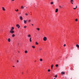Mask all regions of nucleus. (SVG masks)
<instances>
[{
	"label": "nucleus",
	"instance_id": "nucleus-1",
	"mask_svg": "<svg viewBox=\"0 0 79 79\" xmlns=\"http://www.w3.org/2000/svg\"><path fill=\"white\" fill-rule=\"evenodd\" d=\"M15 31L13 30H10V32L11 34H14Z\"/></svg>",
	"mask_w": 79,
	"mask_h": 79
},
{
	"label": "nucleus",
	"instance_id": "nucleus-2",
	"mask_svg": "<svg viewBox=\"0 0 79 79\" xmlns=\"http://www.w3.org/2000/svg\"><path fill=\"white\" fill-rule=\"evenodd\" d=\"M47 37H44L43 38V40H44V41H46V40H47Z\"/></svg>",
	"mask_w": 79,
	"mask_h": 79
},
{
	"label": "nucleus",
	"instance_id": "nucleus-3",
	"mask_svg": "<svg viewBox=\"0 0 79 79\" xmlns=\"http://www.w3.org/2000/svg\"><path fill=\"white\" fill-rule=\"evenodd\" d=\"M19 18L21 21H23V17H22V16H20V17Z\"/></svg>",
	"mask_w": 79,
	"mask_h": 79
},
{
	"label": "nucleus",
	"instance_id": "nucleus-4",
	"mask_svg": "<svg viewBox=\"0 0 79 79\" xmlns=\"http://www.w3.org/2000/svg\"><path fill=\"white\" fill-rule=\"evenodd\" d=\"M16 27H18V28H19L20 27V26L19 25V24H18L16 26Z\"/></svg>",
	"mask_w": 79,
	"mask_h": 79
},
{
	"label": "nucleus",
	"instance_id": "nucleus-5",
	"mask_svg": "<svg viewBox=\"0 0 79 79\" xmlns=\"http://www.w3.org/2000/svg\"><path fill=\"white\" fill-rule=\"evenodd\" d=\"M70 3H71V4H73V0H70Z\"/></svg>",
	"mask_w": 79,
	"mask_h": 79
},
{
	"label": "nucleus",
	"instance_id": "nucleus-6",
	"mask_svg": "<svg viewBox=\"0 0 79 79\" xmlns=\"http://www.w3.org/2000/svg\"><path fill=\"white\" fill-rule=\"evenodd\" d=\"M39 50H40V51H41V50H42V48H41L40 47L39 48Z\"/></svg>",
	"mask_w": 79,
	"mask_h": 79
},
{
	"label": "nucleus",
	"instance_id": "nucleus-7",
	"mask_svg": "<svg viewBox=\"0 0 79 79\" xmlns=\"http://www.w3.org/2000/svg\"><path fill=\"white\" fill-rule=\"evenodd\" d=\"M58 9H56V10H55L56 13H57V12H58Z\"/></svg>",
	"mask_w": 79,
	"mask_h": 79
},
{
	"label": "nucleus",
	"instance_id": "nucleus-8",
	"mask_svg": "<svg viewBox=\"0 0 79 79\" xmlns=\"http://www.w3.org/2000/svg\"><path fill=\"white\" fill-rule=\"evenodd\" d=\"M27 37H31V35L30 34H29L28 35H27Z\"/></svg>",
	"mask_w": 79,
	"mask_h": 79
},
{
	"label": "nucleus",
	"instance_id": "nucleus-9",
	"mask_svg": "<svg viewBox=\"0 0 79 79\" xmlns=\"http://www.w3.org/2000/svg\"><path fill=\"white\" fill-rule=\"evenodd\" d=\"M13 30H14V27H12L11 28L10 31H13Z\"/></svg>",
	"mask_w": 79,
	"mask_h": 79
},
{
	"label": "nucleus",
	"instance_id": "nucleus-10",
	"mask_svg": "<svg viewBox=\"0 0 79 79\" xmlns=\"http://www.w3.org/2000/svg\"><path fill=\"white\" fill-rule=\"evenodd\" d=\"M32 39V38L31 37H30V42H32V40H31Z\"/></svg>",
	"mask_w": 79,
	"mask_h": 79
},
{
	"label": "nucleus",
	"instance_id": "nucleus-11",
	"mask_svg": "<svg viewBox=\"0 0 79 79\" xmlns=\"http://www.w3.org/2000/svg\"><path fill=\"white\" fill-rule=\"evenodd\" d=\"M2 10H3V11H5V8L4 7H2Z\"/></svg>",
	"mask_w": 79,
	"mask_h": 79
},
{
	"label": "nucleus",
	"instance_id": "nucleus-12",
	"mask_svg": "<svg viewBox=\"0 0 79 79\" xmlns=\"http://www.w3.org/2000/svg\"><path fill=\"white\" fill-rule=\"evenodd\" d=\"M8 41H9V42H10L11 41V40L10 38H9L8 40Z\"/></svg>",
	"mask_w": 79,
	"mask_h": 79
},
{
	"label": "nucleus",
	"instance_id": "nucleus-13",
	"mask_svg": "<svg viewBox=\"0 0 79 79\" xmlns=\"http://www.w3.org/2000/svg\"><path fill=\"white\" fill-rule=\"evenodd\" d=\"M27 21L24 20V24H26V23H27Z\"/></svg>",
	"mask_w": 79,
	"mask_h": 79
},
{
	"label": "nucleus",
	"instance_id": "nucleus-14",
	"mask_svg": "<svg viewBox=\"0 0 79 79\" xmlns=\"http://www.w3.org/2000/svg\"><path fill=\"white\" fill-rule=\"evenodd\" d=\"M76 46L77 47V48H79V45L78 44H76Z\"/></svg>",
	"mask_w": 79,
	"mask_h": 79
},
{
	"label": "nucleus",
	"instance_id": "nucleus-15",
	"mask_svg": "<svg viewBox=\"0 0 79 79\" xmlns=\"http://www.w3.org/2000/svg\"><path fill=\"white\" fill-rule=\"evenodd\" d=\"M53 64H52L51 65V69H53Z\"/></svg>",
	"mask_w": 79,
	"mask_h": 79
},
{
	"label": "nucleus",
	"instance_id": "nucleus-16",
	"mask_svg": "<svg viewBox=\"0 0 79 79\" xmlns=\"http://www.w3.org/2000/svg\"><path fill=\"white\" fill-rule=\"evenodd\" d=\"M61 74H64L65 73L64 72H62L61 73Z\"/></svg>",
	"mask_w": 79,
	"mask_h": 79
},
{
	"label": "nucleus",
	"instance_id": "nucleus-17",
	"mask_svg": "<svg viewBox=\"0 0 79 79\" xmlns=\"http://www.w3.org/2000/svg\"><path fill=\"white\" fill-rule=\"evenodd\" d=\"M15 35L14 34H13L12 35V37H15Z\"/></svg>",
	"mask_w": 79,
	"mask_h": 79
},
{
	"label": "nucleus",
	"instance_id": "nucleus-18",
	"mask_svg": "<svg viewBox=\"0 0 79 79\" xmlns=\"http://www.w3.org/2000/svg\"><path fill=\"white\" fill-rule=\"evenodd\" d=\"M35 44L36 45H39V43L36 42H35Z\"/></svg>",
	"mask_w": 79,
	"mask_h": 79
},
{
	"label": "nucleus",
	"instance_id": "nucleus-19",
	"mask_svg": "<svg viewBox=\"0 0 79 79\" xmlns=\"http://www.w3.org/2000/svg\"><path fill=\"white\" fill-rule=\"evenodd\" d=\"M77 6H76V8H73V9L74 10H76V8H77Z\"/></svg>",
	"mask_w": 79,
	"mask_h": 79
},
{
	"label": "nucleus",
	"instance_id": "nucleus-20",
	"mask_svg": "<svg viewBox=\"0 0 79 79\" xmlns=\"http://www.w3.org/2000/svg\"><path fill=\"white\" fill-rule=\"evenodd\" d=\"M21 9H23V8H24V6H21Z\"/></svg>",
	"mask_w": 79,
	"mask_h": 79
},
{
	"label": "nucleus",
	"instance_id": "nucleus-21",
	"mask_svg": "<svg viewBox=\"0 0 79 79\" xmlns=\"http://www.w3.org/2000/svg\"><path fill=\"white\" fill-rule=\"evenodd\" d=\"M40 61H43V60L42 59H40Z\"/></svg>",
	"mask_w": 79,
	"mask_h": 79
},
{
	"label": "nucleus",
	"instance_id": "nucleus-22",
	"mask_svg": "<svg viewBox=\"0 0 79 79\" xmlns=\"http://www.w3.org/2000/svg\"><path fill=\"white\" fill-rule=\"evenodd\" d=\"M37 31H40V29L39 28H37Z\"/></svg>",
	"mask_w": 79,
	"mask_h": 79
},
{
	"label": "nucleus",
	"instance_id": "nucleus-23",
	"mask_svg": "<svg viewBox=\"0 0 79 79\" xmlns=\"http://www.w3.org/2000/svg\"><path fill=\"white\" fill-rule=\"evenodd\" d=\"M15 11H19V10H18V9H17V10H15Z\"/></svg>",
	"mask_w": 79,
	"mask_h": 79
},
{
	"label": "nucleus",
	"instance_id": "nucleus-24",
	"mask_svg": "<svg viewBox=\"0 0 79 79\" xmlns=\"http://www.w3.org/2000/svg\"><path fill=\"white\" fill-rule=\"evenodd\" d=\"M25 53H27V50H26L25 51Z\"/></svg>",
	"mask_w": 79,
	"mask_h": 79
},
{
	"label": "nucleus",
	"instance_id": "nucleus-25",
	"mask_svg": "<svg viewBox=\"0 0 79 79\" xmlns=\"http://www.w3.org/2000/svg\"><path fill=\"white\" fill-rule=\"evenodd\" d=\"M53 2H51V5H53Z\"/></svg>",
	"mask_w": 79,
	"mask_h": 79
},
{
	"label": "nucleus",
	"instance_id": "nucleus-26",
	"mask_svg": "<svg viewBox=\"0 0 79 79\" xmlns=\"http://www.w3.org/2000/svg\"><path fill=\"white\" fill-rule=\"evenodd\" d=\"M57 77H58V76H57V75H55V77L56 78Z\"/></svg>",
	"mask_w": 79,
	"mask_h": 79
},
{
	"label": "nucleus",
	"instance_id": "nucleus-27",
	"mask_svg": "<svg viewBox=\"0 0 79 79\" xmlns=\"http://www.w3.org/2000/svg\"><path fill=\"white\" fill-rule=\"evenodd\" d=\"M32 47L33 48H35V46H32Z\"/></svg>",
	"mask_w": 79,
	"mask_h": 79
},
{
	"label": "nucleus",
	"instance_id": "nucleus-28",
	"mask_svg": "<svg viewBox=\"0 0 79 79\" xmlns=\"http://www.w3.org/2000/svg\"><path fill=\"white\" fill-rule=\"evenodd\" d=\"M24 28H26L27 27V26H24Z\"/></svg>",
	"mask_w": 79,
	"mask_h": 79
},
{
	"label": "nucleus",
	"instance_id": "nucleus-29",
	"mask_svg": "<svg viewBox=\"0 0 79 79\" xmlns=\"http://www.w3.org/2000/svg\"><path fill=\"white\" fill-rule=\"evenodd\" d=\"M48 72H50V69H49L48 70Z\"/></svg>",
	"mask_w": 79,
	"mask_h": 79
},
{
	"label": "nucleus",
	"instance_id": "nucleus-30",
	"mask_svg": "<svg viewBox=\"0 0 79 79\" xmlns=\"http://www.w3.org/2000/svg\"><path fill=\"white\" fill-rule=\"evenodd\" d=\"M56 67H58V64H57L56 65Z\"/></svg>",
	"mask_w": 79,
	"mask_h": 79
},
{
	"label": "nucleus",
	"instance_id": "nucleus-31",
	"mask_svg": "<svg viewBox=\"0 0 79 79\" xmlns=\"http://www.w3.org/2000/svg\"><path fill=\"white\" fill-rule=\"evenodd\" d=\"M17 63H19V60H17Z\"/></svg>",
	"mask_w": 79,
	"mask_h": 79
},
{
	"label": "nucleus",
	"instance_id": "nucleus-32",
	"mask_svg": "<svg viewBox=\"0 0 79 79\" xmlns=\"http://www.w3.org/2000/svg\"><path fill=\"white\" fill-rule=\"evenodd\" d=\"M25 15H26V16H28V14H25Z\"/></svg>",
	"mask_w": 79,
	"mask_h": 79
},
{
	"label": "nucleus",
	"instance_id": "nucleus-33",
	"mask_svg": "<svg viewBox=\"0 0 79 79\" xmlns=\"http://www.w3.org/2000/svg\"><path fill=\"white\" fill-rule=\"evenodd\" d=\"M66 44H64V47H66Z\"/></svg>",
	"mask_w": 79,
	"mask_h": 79
},
{
	"label": "nucleus",
	"instance_id": "nucleus-34",
	"mask_svg": "<svg viewBox=\"0 0 79 79\" xmlns=\"http://www.w3.org/2000/svg\"><path fill=\"white\" fill-rule=\"evenodd\" d=\"M75 21H77V19H75Z\"/></svg>",
	"mask_w": 79,
	"mask_h": 79
},
{
	"label": "nucleus",
	"instance_id": "nucleus-35",
	"mask_svg": "<svg viewBox=\"0 0 79 79\" xmlns=\"http://www.w3.org/2000/svg\"><path fill=\"white\" fill-rule=\"evenodd\" d=\"M28 21V22H31V20H29Z\"/></svg>",
	"mask_w": 79,
	"mask_h": 79
},
{
	"label": "nucleus",
	"instance_id": "nucleus-36",
	"mask_svg": "<svg viewBox=\"0 0 79 79\" xmlns=\"http://www.w3.org/2000/svg\"><path fill=\"white\" fill-rule=\"evenodd\" d=\"M19 15H21V13H19Z\"/></svg>",
	"mask_w": 79,
	"mask_h": 79
},
{
	"label": "nucleus",
	"instance_id": "nucleus-37",
	"mask_svg": "<svg viewBox=\"0 0 79 79\" xmlns=\"http://www.w3.org/2000/svg\"><path fill=\"white\" fill-rule=\"evenodd\" d=\"M12 1H15V0H11Z\"/></svg>",
	"mask_w": 79,
	"mask_h": 79
},
{
	"label": "nucleus",
	"instance_id": "nucleus-38",
	"mask_svg": "<svg viewBox=\"0 0 79 79\" xmlns=\"http://www.w3.org/2000/svg\"><path fill=\"white\" fill-rule=\"evenodd\" d=\"M13 67L14 68V67H15V66H13Z\"/></svg>",
	"mask_w": 79,
	"mask_h": 79
},
{
	"label": "nucleus",
	"instance_id": "nucleus-39",
	"mask_svg": "<svg viewBox=\"0 0 79 79\" xmlns=\"http://www.w3.org/2000/svg\"><path fill=\"white\" fill-rule=\"evenodd\" d=\"M59 7H60V8H61V6H59Z\"/></svg>",
	"mask_w": 79,
	"mask_h": 79
},
{
	"label": "nucleus",
	"instance_id": "nucleus-40",
	"mask_svg": "<svg viewBox=\"0 0 79 79\" xmlns=\"http://www.w3.org/2000/svg\"><path fill=\"white\" fill-rule=\"evenodd\" d=\"M58 2H59V0H58Z\"/></svg>",
	"mask_w": 79,
	"mask_h": 79
},
{
	"label": "nucleus",
	"instance_id": "nucleus-41",
	"mask_svg": "<svg viewBox=\"0 0 79 79\" xmlns=\"http://www.w3.org/2000/svg\"><path fill=\"white\" fill-rule=\"evenodd\" d=\"M32 26H33V24H32Z\"/></svg>",
	"mask_w": 79,
	"mask_h": 79
},
{
	"label": "nucleus",
	"instance_id": "nucleus-42",
	"mask_svg": "<svg viewBox=\"0 0 79 79\" xmlns=\"http://www.w3.org/2000/svg\"><path fill=\"white\" fill-rule=\"evenodd\" d=\"M35 62H36V60H35Z\"/></svg>",
	"mask_w": 79,
	"mask_h": 79
}]
</instances>
